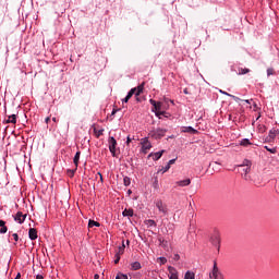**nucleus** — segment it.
I'll return each mask as SVG.
<instances>
[{
    "label": "nucleus",
    "instance_id": "obj_1",
    "mask_svg": "<svg viewBox=\"0 0 279 279\" xmlns=\"http://www.w3.org/2000/svg\"><path fill=\"white\" fill-rule=\"evenodd\" d=\"M210 243L217 247L218 252L221 247V233H219L218 230H215L213 233H211V236H210Z\"/></svg>",
    "mask_w": 279,
    "mask_h": 279
},
{
    "label": "nucleus",
    "instance_id": "obj_2",
    "mask_svg": "<svg viewBox=\"0 0 279 279\" xmlns=\"http://www.w3.org/2000/svg\"><path fill=\"white\" fill-rule=\"evenodd\" d=\"M165 134H167V129H156L149 132L150 138H155L156 141L165 137Z\"/></svg>",
    "mask_w": 279,
    "mask_h": 279
},
{
    "label": "nucleus",
    "instance_id": "obj_3",
    "mask_svg": "<svg viewBox=\"0 0 279 279\" xmlns=\"http://www.w3.org/2000/svg\"><path fill=\"white\" fill-rule=\"evenodd\" d=\"M141 145H142V148H141L142 154H147V151L151 149V142H149L148 137H143L141 140Z\"/></svg>",
    "mask_w": 279,
    "mask_h": 279
},
{
    "label": "nucleus",
    "instance_id": "obj_4",
    "mask_svg": "<svg viewBox=\"0 0 279 279\" xmlns=\"http://www.w3.org/2000/svg\"><path fill=\"white\" fill-rule=\"evenodd\" d=\"M239 168L243 180L250 182V180H252V177H250L248 173L252 171V168L245 166H239Z\"/></svg>",
    "mask_w": 279,
    "mask_h": 279
},
{
    "label": "nucleus",
    "instance_id": "obj_5",
    "mask_svg": "<svg viewBox=\"0 0 279 279\" xmlns=\"http://www.w3.org/2000/svg\"><path fill=\"white\" fill-rule=\"evenodd\" d=\"M109 151L114 157H117V140L114 137H109L108 140Z\"/></svg>",
    "mask_w": 279,
    "mask_h": 279
},
{
    "label": "nucleus",
    "instance_id": "obj_6",
    "mask_svg": "<svg viewBox=\"0 0 279 279\" xmlns=\"http://www.w3.org/2000/svg\"><path fill=\"white\" fill-rule=\"evenodd\" d=\"M209 279H223V276L219 271V268L217 267V263H214V268L211 272H209Z\"/></svg>",
    "mask_w": 279,
    "mask_h": 279
},
{
    "label": "nucleus",
    "instance_id": "obj_7",
    "mask_svg": "<svg viewBox=\"0 0 279 279\" xmlns=\"http://www.w3.org/2000/svg\"><path fill=\"white\" fill-rule=\"evenodd\" d=\"M156 208H158L159 213H162V215H168L169 209L167 208V204L162 203V201H157Z\"/></svg>",
    "mask_w": 279,
    "mask_h": 279
},
{
    "label": "nucleus",
    "instance_id": "obj_8",
    "mask_svg": "<svg viewBox=\"0 0 279 279\" xmlns=\"http://www.w3.org/2000/svg\"><path fill=\"white\" fill-rule=\"evenodd\" d=\"M149 104H151L153 105V112H155V111H161L162 110V102H160V101H156V100H154V99H150L149 100Z\"/></svg>",
    "mask_w": 279,
    "mask_h": 279
},
{
    "label": "nucleus",
    "instance_id": "obj_9",
    "mask_svg": "<svg viewBox=\"0 0 279 279\" xmlns=\"http://www.w3.org/2000/svg\"><path fill=\"white\" fill-rule=\"evenodd\" d=\"M162 154H165V150H160V151H157V153H150L148 155V158H153V160H160L162 158Z\"/></svg>",
    "mask_w": 279,
    "mask_h": 279
},
{
    "label": "nucleus",
    "instance_id": "obj_10",
    "mask_svg": "<svg viewBox=\"0 0 279 279\" xmlns=\"http://www.w3.org/2000/svg\"><path fill=\"white\" fill-rule=\"evenodd\" d=\"M26 218H27V215H23L21 211H17L14 217V221H17V223H24Z\"/></svg>",
    "mask_w": 279,
    "mask_h": 279
},
{
    "label": "nucleus",
    "instance_id": "obj_11",
    "mask_svg": "<svg viewBox=\"0 0 279 279\" xmlns=\"http://www.w3.org/2000/svg\"><path fill=\"white\" fill-rule=\"evenodd\" d=\"M169 279H178V270L173 266L168 267Z\"/></svg>",
    "mask_w": 279,
    "mask_h": 279
},
{
    "label": "nucleus",
    "instance_id": "obj_12",
    "mask_svg": "<svg viewBox=\"0 0 279 279\" xmlns=\"http://www.w3.org/2000/svg\"><path fill=\"white\" fill-rule=\"evenodd\" d=\"M28 236L31 241H36V239H38V231L35 228H31L28 230Z\"/></svg>",
    "mask_w": 279,
    "mask_h": 279
},
{
    "label": "nucleus",
    "instance_id": "obj_13",
    "mask_svg": "<svg viewBox=\"0 0 279 279\" xmlns=\"http://www.w3.org/2000/svg\"><path fill=\"white\" fill-rule=\"evenodd\" d=\"M181 132L187 134H197V130H195L193 126H182Z\"/></svg>",
    "mask_w": 279,
    "mask_h": 279
},
{
    "label": "nucleus",
    "instance_id": "obj_14",
    "mask_svg": "<svg viewBox=\"0 0 279 279\" xmlns=\"http://www.w3.org/2000/svg\"><path fill=\"white\" fill-rule=\"evenodd\" d=\"M134 93H136V88L130 89V92L128 93L125 98L122 99V104H128L130 101V99H132V96L134 95Z\"/></svg>",
    "mask_w": 279,
    "mask_h": 279
},
{
    "label": "nucleus",
    "instance_id": "obj_15",
    "mask_svg": "<svg viewBox=\"0 0 279 279\" xmlns=\"http://www.w3.org/2000/svg\"><path fill=\"white\" fill-rule=\"evenodd\" d=\"M175 185L177 186H181V187L189 186V185H191V179H185V180L177 181Z\"/></svg>",
    "mask_w": 279,
    "mask_h": 279
},
{
    "label": "nucleus",
    "instance_id": "obj_16",
    "mask_svg": "<svg viewBox=\"0 0 279 279\" xmlns=\"http://www.w3.org/2000/svg\"><path fill=\"white\" fill-rule=\"evenodd\" d=\"M136 90L134 93L135 97H138V95H141V93H143V90L145 89V83H142L140 86L135 87Z\"/></svg>",
    "mask_w": 279,
    "mask_h": 279
},
{
    "label": "nucleus",
    "instance_id": "obj_17",
    "mask_svg": "<svg viewBox=\"0 0 279 279\" xmlns=\"http://www.w3.org/2000/svg\"><path fill=\"white\" fill-rule=\"evenodd\" d=\"M8 232V227L5 226L4 220H0V234H5Z\"/></svg>",
    "mask_w": 279,
    "mask_h": 279
},
{
    "label": "nucleus",
    "instance_id": "obj_18",
    "mask_svg": "<svg viewBox=\"0 0 279 279\" xmlns=\"http://www.w3.org/2000/svg\"><path fill=\"white\" fill-rule=\"evenodd\" d=\"M143 266L140 264V262H134L131 264L132 271H138V269H142Z\"/></svg>",
    "mask_w": 279,
    "mask_h": 279
},
{
    "label": "nucleus",
    "instance_id": "obj_19",
    "mask_svg": "<svg viewBox=\"0 0 279 279\" xmlns=\"http://www.w3.org/2000/svg\"><path fill=\"white\" fill-rule=\"evenodd\" d=\"M81 155H82L81 151H76V154H75V156H74V158H73V162H74L76 169H77V167H78V165H80V156H81Z\"/></svg>",
    "mask_w": 279,
    "mask_h": 279
},
{
    "label": "nucleus",
    "instance_id": "obj_20",
    "mask_svg": "<svg viewBox=\"0 0 279 279\" xmlns=\"http://www.w3.org/2000/svg\"><path fill=\"white\" fill-rule=\"evenodd\" d=\"M122 215L123 217H134V209H124Z\"/></svg>",
    "mask_w": 279,
    "mask_h": 279
},
{
    "label": "nucleus",
    "instance_id": "obj_21",
    "mask_svg": "<svg viewBox=\"0 0 279 279\" xmlns=\"http://www.w3.org/2000/svg\"><path fill=\"white\" fill-rule=\"evenodd\" d=\"M145 226H147V228H156V221L155 220H151V219H148V220H145L144 221Z\"/></svg>",
    "mask_w": 279,
    "mask_h": 279
},
{
    "label": "nucleus",
    "instance_id": "obj_22",
    "mask_svg": "<svg viewBox=\"0 0 279 279\" xmlns=\"http://www.w3.org/2000/svg\"><path fill=\"white\" fill-rule=\"evenodd\" d=\"M5 123L16 124V114L9 116L8 119L5 120Z\"/></svg>",
    "mask_w": 279,
    "mask_h": 279
},
{
    "label": "nucleus",
    "instance_id": "obj_23",
    "mask_svg": "<svg viewBox=\"0 0 279 279\" xmlns=\"http://www.w3.org/2000/svg\"><path fill=\"white\" fill-rule=\"evenodd\" d=\"M240 145L242 147H250V145H252V143L250 142V138H243V140H241Z\"/></svg>",
    "mask_w": 279,
    "mask_h": 279
},
{
    "label": "nucleus",
    "instance_id": "obj_24",
    "mask_svg": "<svg viewBox=\"0 0 279 279\" xmlns=\"http://www.w3.org/2000/svg\"><path fill=\"white\" fill-rule=\"evenodd\" d=\"M124 252H125V242L122 241V246L118 247V252L116 254H118V256H121Z\"/></svg>",
    "mask_w": 279,
    "mask_h": 279
},
{
    "label": "nucleus",
    "instance_id": "obj_25",
    "mask_svg": "<svg viewBox=\"0 0 279 279\" xmlns=\"http://www.w3.org/2000/svg\"><path fill=\"white\" fill-rule=\"evenodd\" d=\"M276 134H277V132H276L275 129L270 130L269 134H268V137H267V141H274V138H276Z\"/></svg>",
    "mask_w": 279,
    "mask_h": 279
},
{
    "label": "nucleus",
    "instance_id": "obj_26",
    "mask_svg": "<svg viewBox=\"0 0 279 279\" xmlns=\"http://www.w3.org/2000/svg\"><path fill=\"white\" fill-rule=\"evenodd\" d=\"M239 167H248L252 168V161L248 159H244Z\"/></svg>",
    "mask_w": 279,
    "mask_h": 279
},
{
    "label": "nucleus",
    "instance_id": "obj_27",
    "mask_svg": "<svg viewBox=\"0 0 279 279\" xmlns=\"http://www.w3.org/2000/svg\"><path fill=\"white\" fill-rule=\"evenodd\" d=\"M99 226H101L99 222L95 221V220H89L88 221V228H99Z\"/></svg>",
    "mask_w": 279,
    "mask_h": 279
},
{
    "label": "nucleus",
    "instance_id": "obj_28",
    "mask_svg": "<svg viewBox=\"0 0 279 279\" xmlns=\"http://www.w3.org/2000/svg\"><path fill=\"white\" fill-rule=\"evenodd\" d=\"M184 279H195V274L193 271L187 270L185 272Z\"/></svg>",
    "mask_w": 279,
    "mask_h": 279
},
{
    "label": "nucleus",
    "instance_id": "obj_29",
    "mask_svg": "<svg viewBox=\"0 0 279 279\" xmlns=\"http://www.w3.org/2000/svg\"><path fill=\"white\" fill-rule=\"evenodd\" d=\"M247 73H250V69H247V68H241L239 70L240 75H247Z\"/></svg>",
    "mask_w": 279,
    "mask_h": 279
},
{
    "label": "nucleus",
    "instance_id": "obj_30",
    "mask_svg": "<svg viewBox=\"0 0 279 279\" xmlns=\"http://www.w3.org/2000/svg\"><path fill=\"white\" fill-rule=\"evenodd\" d=\"M159 241V245H161V247H167L168 242L167 240L162 239V238H158Z\"/></svg>",
    "mask_w": 279,
    "mask_h": 279
},
{
    "label": "nucleus",
    "instance_id": "obj_31",
    "mask_svg": "<svg viewBox=\"0 0 279 279\" xmlns=\"http://www.w3.org/2000/svg\"><path fill=\"white\" fill-rule=\"evenodd\" d=\"M123 182H124V186H130V184H132L130 177H124Z\"/></svg>",
    "mask_w": 279,
    "mask_h": 279
},
{
    "label": "nucleus",
    "instance_id": "obj_32",
    "mask_svg": "<svg viewBox=\"0 0 279 279\" xmlns=\"http://www.w3.org/2000/svg\"><path fill=\"white\" fill-rule=\"evenodd\" d=\"M162 114H167V111H155V116H156L158 119H162Z\"/></svg>",
    "mask_w": 279,
    "mask_h": 279
},
{
    "label": "nucleus",
    "instance_id": "obj_33",
    "mask_svg": "<svg viewBox=\"0 0 279 279\" xmlns=\"http://www.w3.org/2000/svg\"><path fill=\"white\" fill-rule=\"evenodd\" d=\"M264 149L270 154H276L278 151L276 148H269V146H264Z\"/></svg>",
    "mask_w": 279,
    "mask_h": 279
},
{
    "label": "nucleus",
    "instance_id": "obj_34",
    "mask_svg": "<svg viewBox=\"0 0 279 279\" xmlns=\"http://www.w3.org/2000/svg\"><path fill=\"white\" fill-rule=\"evenodd\" d=\"M94 132H95L97 138H99V136H102V135H104V129H100V130H98V131L95 130Z\"/></svg>",
    "mask_w": 279,
    "mask_h": 279
},
{
    "label": "nucleus",
    "instance_id": "obj_35",
    "mask_svg": "<svg viewBox=\"0 0 279 279\" xmlns=\"http://www.w3.org/2000/svg\"><path fill=\"white\" fill-rule=\"evenodd\" d=\"M153 187L158 191V189H160V185L158 184V178L155 179V181L153 182Z\"/></svg>",
    "mask_w": 279,
    "mask_h": 279
},
{
    "label": "nucleus",
    "instance_id": "obj_36",
    "mask_svg": "<svg viewBox=\"0 0 279 279\" xmlns=\"http://www.w3.org/2000/svg\"><path fill=\"white\" fill-rule=\"evenodd\" d=\"M229 97H231V99L235 100L236 104H239V101H241V98H239L234 95H229Z\"/></svg>",
    "mask_w": 279,
    "mask_h": 279
},
{
    "label": "nucleus",
    "instance_id": "obj_37",
    "mask_svg": "<svg viewBox=\"0 0 279 279\" xmlns=\"http://www.w3.org/2000/svg\"><path fill=\"white\" fill-rule=\"evenodd\" d=\"M116 279H128V275L119 274Z\"/></svg>",
    "mask_w": 279,
    "mask_h": 279
},
{
    "label": "nucleus",
    "instance_id": "obj_38",
    "mask_svg": "<svg viewBox=\"0 0 279 279\" xmlns=\"http://www.w3.org/2000/svg\"><path fill=\"white\" fill-rule=\"evenodd\" d=\"M270 75H274V69L272 68L267 69V76L269 77Z\"/></svg>",
    "mask_w": 279,
    "mask_h": 279
},
{
    "label": "nucleus",
    "instance_id": "obj_39",
    "mask_svg": "<svg viewBox=\"0 0 279 279\" xmlns=\"http://www.w3.org/2000/svg\"><path fill=\"white\" fill-rule=\"evenodd\" d=\"M169 169H171V168L169 167V165H166V166L161 169V171H162V173H167V171H169Z\"/></svg>",
    "mask_w": 279,
    "mask_h": 279
},
{
    "label": "nucleus",
    "instance_id": "obj_40",
    "mask_svg": "<svg viewBox=\"0 0 279 279\" xmlns=\"http://www.w3.org/2000/svg\"><path fill=\"white\" fill-rule=\"evenodd\" d=\"M119 260H121V256L116 254L114 265L119 264Z\"/></svg>",
    "mask_w": 279,
    "mask_h": 279
},
{
    "label": "nucleus",
    "instance_id": "obj_41",
    "mask_svg": "<svg viewBox=\"0 0 279 279\" xmlns=\"http://www.w3.org/2000/svg\"><path fill=\"white\" fill-rule=\"evenodd\" d=\"M219 93H221V95H226L227 97H230V95L228 92H225L223 89H220Z\"/></svg>",
    "mask_w": 279,
    "mask_h": 279
},
{
    "label": "nucleus",
    "instance_id": "obj_42",
    "mask_svg": "<svg viewBox=\"0 0 279 279\" xmlns=\"http://www.w3.org/2000/svg\"><path fill=\"white\" fill-rule=\"evenodd\" d=\"M159 260H160L161 265H165L167 263V258L166 257H159Z\"/></svg>",
    "mask_w": 279,
    "mask_h": 279
},
{
    "label": "nucleus",
    "instance_id": "obj_43",
    "mask_svg": "<svg viewBox=\"0 0 279 279\" xmlns=\"http://www.w3.org/2000/svg\"><path fill=\"white\" fill-rule=\"evenodd\" d=\"M167 165H169V167L171 168V165H175V159L169 160Z\"/></svg>",
    "mask_w": 279,
    "mask_h": 279
},
{
    "label": "nucleus",
    "instance_id": "obj_44",
    "mask_svg": "<svg viewBox=\"0 0 279 279\" xmlns=\"http://www.w3.org/2000/svg\"><path fill=\"white\" fill-rule=\"evenodd\" d=\"M13 239H14L15 243H17V241H19V234H17V233H13Z\"/></svg>",
    "mask_w": 279,
    "mask_h": 279
},
{
    "label": "nucleus",
    "instance_id": "obj_45",
    "mask_svg": "<svg viewBox=\"0 0 279 279\" xmlns=\"http://www.w3.org/2000/svg\"><path fill=\"white\" fill-rule=\"evenodd\" d=\"M132 143V138L130 136L126 137V145H130Z\"/></svg>",
    "mask_w": 279,
    "mask_h": 279
},
{
    "label": "nucleus",
    "instance_id": "obj_46",
    "mask_svg": "<svg viewBox=\"0 0 279 279\" xmlns=\"http://www.w3.org/2000/svg\"><path fill=\"white\" fill-rule=\"evenodd\" d=\"M173 260H180V255L179 254H174Z\"/></svg>",
    "mask_w": 279,
    "mask_h": 279
},
{
    "label": "nucleus",
    "instance_id": "obj_47",
    "mask_svg": "<svg viewBox=\"0 0 279 279\" xmlns=\"http://www.w3.org/2000/svg\"><path fill=\"white\" fill-rule=\"evenodd\" d=\"M51 121V117H47L46 119H45V123H49Z\"/></svg>",
    "mask_w": 279,
    "mask_h": 279
},
{
    "label": "nucleus",
    "instance_id": "obj_48",
    "mask_svg": "<svg viewBox=\"0 0 279 279\" xmlns=\"http://www.w3.org/2000/svg\"><path fill=\"white\" fill-rule=\"evenodd\" d=\"M36 279H45V277L43 275H36Z\"/></svg>",
    "mask_w": 279,
    "mask_h": 279
},
{
    "label": "nucleus",
    "instance_id": "obj_49",
    "mask_svg": "<svg viewBox=\"0 0 279 279\" xmlns=\"http://www.w3.org/2000/svg\"><path fill=\"white\" fill-rule=\"evenodd\" d=\"M183 93H184V95H189V89H187V88H184V89H183Z\"/></svg>",
    "mask_w": 279,
    "mask_h": 279
},
{
    "label": "nucleus",
    "instance_id": "obj_50",
    "mask_svg": "<svg viewBox=\"0 0 279 279\" xmlns=\"http://www.w3.org/2000/svg\"><path fill=\"white\" fill-rule=\"evenodd\" d=\"M168 228H169V230H173V223H170V225L168 226Z\"/></svg>",
    "mask_w": 279,
    "mask_h": 279
},
{
    "label": "nucleus",
    "instance_id": "obj_51",
    "mask_svg": "<svg viewBox=\"0 0 279 279\" xmlns=\"http://www.w3.org/2000/svg\"><path fill=\"white\" fill-rule=\"evenodd\" d=\"M14 279H21V272H17V275Z\"/></svg>",
    "mask_w": 279,
    "mask_h": 279
},
{
    "label": "nucleus",
    "instance_id": "obj_52",
    "mask_svg": "<svg viewBox=\"0 0 279 279\" xmlns=\"http://www.w3.org/2000/svg\"><path fill=\"white\" fill-rule=\"evenodd\" d=\"M114 114H117V109H113L111 112V116H114Z\"/></svg>",
    "mask_w": 279,
    "mask_h": 279
},
{
    "label": "nucleus",
    "instance_id": "obj_53",
    "mask_svg": "<svg viewBox=\"0 0 279 279\" xmlns=\"http://www.w3.org/2000/svg\"><path fill=\"white\" fill-rule=\"evenodd\" d=\"M53 123H58V118H52Z\"/></svg>",
    "mask_w": 279,
    "mask_h": 279
},
{
    "label": "nucleus",
    "instance_id": "obj_54",
    "mask_svg": "<svg viewBox=\"0 0 279 279\" xmlns=\"http://www.w3.org/2000/svg\"><path fill=\"white\" fill-rule=\"evenodd\" d=\"M98 175L100 177L101 182H104V177L98 172Z\"/></svg>",
    "mask_w": 279,
    "mask_h": 279
},
{
    "label": "nucleus",
    "instance_id": "obj_55",
    "mask_svg": "<svg viewBox=\"0 0 279 279\" xmlns=\"http://www.w3.org/2000/svg\"><path fill=\"white\" fill-rule=\"evenodd\" d=\"M94 279H99V275L96 274V275L94 276Z\"/></svg>",
    "mask_w": 279,
    "mask_h": 279
},
{
    "label": "nucleus",
    "instance_id": "obj_56",
    "mask_svg": "<svg viewBox=\"0 0 279 279\" xmlns=\"http://www.w3.org/2000/svg\"><path fill=\"white\" fill-rule=\"evenodd\" d=\"M161 117H166V119H167V118H169V113H167V114H161Z\"/></svg>",
    "mask_w": 279,
    "mask_h": 279
},
{
    "label": "nucleus",
    "instance_id": "obj_57",
    "mask_svg": "<svg viewBox=\"0 0 279 279\" xmlns=\"http://www.w3.org/2000/svg\"><path fill=\"white\" fill-rule=\"evenodd\" d=\"M70 173H72V175H74V173H75V170H70Z\"/></svg>",
    "mask_w": 279,
    "mask_h": 279
},
{
    "label": "nucleus",
    "instance_id": "obj_58",
    "mask_svg": "<svg viewBox=\"0 0 279 279\" xmlns=\"http://www.w3.org/2000/svg\"><path fill=\"white\" fill-rule=\"evenodd\" d=\"M245 101V104H250V100H244Z\"/></svg>",
    "mask_w": 279,
    "mask_h": 279
},
{
    "label": "nucleus",
    "instance_id": "obj_59",
    "mask_svg": "<svg viewBox=\"0 0 279 279\" xmlns=\"http://www.w3.org/2000/svg\"><path fill=\"white\" fill-rule=\"evenodd\" d=\"M128 245H130V240L126 241Z\"/></svg>",
    "mask_w": 279,
    "mask_h": 279
}]
</instances>
